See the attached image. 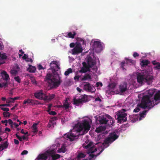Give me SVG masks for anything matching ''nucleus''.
Masks as SVG:
<instances>
[{
  "label": "nucleus",
  "instance_id": "7ed1b4c3",
  "mask_svg": "<svg viewBox=\"0 0 160 160\" xmlns=\"http://www.w3.org/2000/svg\"><path fill=\"white\" fill-rule=\"evenodd\" d=\"M46 78L48 80V86L51 89L57 88L62 81L57 72H54L53 75L52 73H47Z\"/></svg>",
  "mask_w": 160,
  "mask_h": 160
},
{
  "label": "nucleus",
  "instance_id": "4be33fe9",
  "mask_svg": "<svg viewBox=\"0 0 160 160\" xmlns=\"http://www.w3.org/2000/svg\"><path fill=\"white\" fill-rule=\"evenodd\" d=\"M55 96V95L54 94H49L48 96H46L45 95V96L44 97V100H51L52 99H53Z\"/></svg>",
  "mask_w": 160,
  "mask_h": 160
},
{
  "label": "nucleus",
  "instance_id": "680f3d73",
  "mask_svg": "<svg viewBox=\"0 0 160 160\" xmlns=\"http://www.w3.org/2000/svg\"><path fill=\"white\" fill-rule=\"evenodd\" d=\"M52 106V105L51 104H49L48 107V109L47 110V112H50L51 110V108Z\"/></svg>",
  "mask_w": 160,
  "mask_h": 160
},
{
  "label": "nucleus",
  "instance_id": "dca6fc26",
  "mask_svg": "<svg viewBox=\"0 0 160 160\" xmlns=\"http://www.w3.org/2000/svg\"><path fill=\"white\" fill-rule=\"evenodd\" d=\"M45 96V94L43 92L42 90L40 92H37L34 93V96L36 98L41 100H44Z\"/></svg>",
  "mask_w": 160,
  "mask_h": 160
},
{
  "label": "nucleus",
  "instance_id": "f8f14e48",
  "mask_svg": "<svg viewBox=\"0 0 160 160\" xmlns=\"http://www.w3.org/2000/svg\"><path fill=\"white\" fill-rule=\"evenodd\" d=\"M50 160H55L60 158V155L58 154H55L54 151L53 150H49Z\"/></svg>",
  "mask_w": 160,
  "mask_h": 160
},
{
  "label": "nucleus",
  "instance_id": "cd10ccee",
  "mask_svg": "<svg viewBox=\"0 0 160 160\" xmlns=\"http://www.w3.org/2000/svg\"><path fill=\"white\" fill-rule=\"evenodd\" d=\"M76 33L75 32H69L68 33L67 37L70 38H74L75 35H76Z\"/></svg>",
  "mask_w": 160,
  "mask_h": 160
},
{
  "label": "nucleus",
  "instance_id": "5fc2aeb1",
  "mask_svg": "<svg viewBox=\"0 0 160 160\" xmlns=\"http://www.w3.org/2000/svg\"><path fill=\"white\" fill-rule=\"evenodd\" d=\"M140 110V109L139 107H137L135 108L133 110V112H138Z\"/></svg>",
  "mask_w": 160,
  "mask_h": 160
},
{
  "label": "nucleus",
  "instance_id": "f704fd0d",
  "mask_svg": "<svg viewBox=\"0 0 160 160\" xmlns=\"http://www.w3.org/2000/svg\"><path fill=\"white\" fill-rule=\"evenodd\" d=\"M85 156L86 155L83 153L82 152H80L78 153L77 156V158L78 159H80L85 158Z\"/></svg>",
  "mask_w": 160,
  "mask_h": 160
},
{
  "label": "nucleus",
  "instance_id": "0eeeda50",
  "mask_svg": "<svg viewBox=\"0 0 160 160\" xmlns=\"http://www.w3.org/2000/svg\"><path fill=\"white\" fill-rule=\"evenodd\" d=\"M147 72V71L145 70L137 74V79L138 83L142 84L143 82H145L146 73Z\"/></svg>",
  "mask_w": 160,
  "mask_h": 160
},
{
  "label": "nucleus",
  "instance_id": "2eb2a0df",
  "mask_svg": "<svg viewBox=\"0 0 160 160\" xmlns=\"http://www.w3.org/2000/svg\"><path fill=\"white\" fill-rule=\"evenodd\" d=\"M23 104H27L28 105L33 106L37 104V101H34L33 99L28 98L24 100L23 102Z\"/></svg>",
  "mask_w": 160,
  "mask_h": 160
},
{
  "label": "nucleus",
  "instance_id": "8fccbe9b",
  "mask_svg": "<svg viewBox=\"0 0 160 160\" xmlns=\"http://www.w3.org/2000/svg\"><path fill=\"white\" fill-rule=\"evenodd\" d=\"M10 73L12 75H16L18 73V72L16 70H12L10 71Z\"/></svg>",
  "mask_w": 160,
  "mask_h": 160
},
{
  "label": "nucleus",
  "instance_id": "4c0bfd02",
  "mask_svg": "<svg viewBox=\"0 0 160 160\" xmlns=\"http://www.w3.org/2000/svg\"><path fill=\"white\" fill-rule=\"evenodd\" d=\"M102 152V151H101L99 153L97 154V155H95L94 154H92V153H90L89 154V156L90 157V158H89V159L88 160H91V159L93 158L94 157H96L98 155Z\"/></svg>",
  "mask_w": 160,
  "mask_h": 160
},
{
  "label": "nucleus",
  "instance_id": "338daca9",
  "mask_svg": "<svg viewBox=\"0 0 160 160\" xmlns=\"http://www.w3.org/2000/svg\"><path fill=\"white\" fill-rule=\"evenodd\" d=\"M152 63L154 65H157L159 62H157L155 60H154L152 61Z\"/></svg>",
  "mask_w": 160,
  "mask_h": 160
},
{
  "label": "nucleus",
  "instance_id": "20e7f679",
  "mask_svg": "<svg viewBox=\"0 0 160 160\" xmlns=\"http://www.w3.org/2000/svg\"><path fill=\"white\" fill-rule=\"evenodd\" d=\"M119 136L117 135L115 132L110 133L108 137L105 139L103 143V146L107 148L112 142L118 138Z\"/></svg>",
  "mask_w": 160,
  "mask_h": 160
},
{
  "label": "nucleus",
  "instance_id": "72a5a7b5",
  "mask_svg": "<svg viewBox=\"0 0 160 160\" xmlns=\"http://www.w3.org/2000/svg\"><path fill=\"white\" fill-rule=\"evenodd\" d=\"M38 124V123H34L32 126V127L33 129V132L34 133L37 132H38V130L37 127Z\"/></svg>",
  "mask_w": 160,
  "mask_h": 160
},
{
  "label": "nucleus",
  "instance_id": "69168bd1",
  "mask_svg": "<svg viewBox=\"0 0 160 160\" xmlns=\"http://www.w3.org/2000/svg\"><path fill=\"white\" fill-rule=\"evenodd\" d=\"M26 61L27 62H32L33 61H32V59L28 58V57L27 59H26Z\"/></svg>",
  "mask_w": 160,
  "mask_h": 160
},
{
  "label": "nucleus",
  "instance_id": "de8ad7c7",
  "mask_svg": "<svg viewBox=\"0 0 160 160\" xmlns=\"http://www.w3.org/2000/svg\"><path fill=\"white\" fill-rule=\"evenodd\" d=\"M14 79L18 83H20L21 82V80L19 76L15 77V78H14Z\"/></svg>",
  "mask_w": 160,
  "mask_h": 160
},
{
  "label": "nucleus",
  "instance_id": "1a4fd4ad",
  "mask_svg": "<svg viewBox=\"0 0 160 160\" xmlns=\"http://www.w3.org/2000/svg\"><path fill=\"white\" fill-rule=\"evenodd\" d=\"M92 48L95 51H101L102 47L101 42L99 41H94L92 45Z\"/></svg>",
  "mask_w": 160,
  "mask_h": 160
},
{
  "label": "nucleus",
  "instance_id": "4468645a",
  "mask_svg": "<svg viewBox=\"0 0 160 160\" xmlns=\"http://www.w3.org/2000/svg\"><path fill=\"white\" fill-rule=\"evenodd\" d=\"M57 119V118L56 117H53L50 118L48 123V128H53L54 127V125H56V122Z\"/></svg>",
  "mask_w": 160,
  "mask_h": 160
},
{
  "label": "nucleus",
  "instance_id": "473e14b6",
  "mask_svg": "<svg viewBox=\"0 0 160 160\" xmlns=\"http://www.w3.org/2000/svg\"><path fill=\"white\" fill-rule=\"evenodd\" d=\"M66 151V148L64 147H62L60 148H58L57 150V152L58 153L63 152L64 153Z\"/></svg>",
  "mask_w": 160,
  "mask_h": 160
},
{
  "label": "nucleus",
  "instance_id": "ddd939ff",
  "mask_svg": "<svg viewBox=\"0 0 160 160\" xmlns=\"http://www.w3.org/2000/svg\"><path fill=\"white\" fill-rule=\"evenodd\" d=\"M145 77V82H146L148 85H151L153 79V77L152 76L150 75L147 71V72L146 73Z\"/></svg>",
  "mask_w": 160,
  "mask_h": 160
},
{
  "label": "nucleus",
  "instance_id": "6e6d98bb",
  "mask_svg": "<svg viewBox=\"0 0 160 160\" xmlns=\"http://www.w3.org/2000/svg\"><path fill=\"white\" fill-rule=\"evenodd\" d=\"M1 122L2 123H4L5 126H7L8 125V121L7 120H2V121Z\"/></svg>",
  "mask_w": 160,
  "mask_h": 160
},
{
  "label": "nucleus",
  "instance_id": "f03ea898",
  "mask_svg": "<svg viewBox=\"0 0 160 160\" xmlns=\"http://www.w3.org/2000/svg\"><path fill=\"white\" fill-rule=\"evenodd\" d=\"M151 99L152 101H150L148 96H144L143 97L141 103L138 104V106L143 109L148 108V110L158 104L157 102L160 100V91L156 93L154 97Z\"/></svg>",
  "mask_w": 160,
  "mask_h": 160
},
{
  "label": "nucleus",
  "instance_id": "ea45409f",
  "mask_svg": "<svg viewBox=\"0 0 160 160\" xmlns=\"http://www.w3.org/2000/svg\"><path fill=\"white\" fill-rule=\"evenodd\" d=\"M148 112V111L144 110L142 112H140V116L141 118H144V115L146 114V112Z\"/></svg>",
  "mask_w": 160,
  "mask_h": 160
},
{
  "label": "nucleus",
  "instance_id": "5701e85b",
  "mask_svg": "<svg viewBox=\"0 0 160 160\" xmlns=\"http://www.w3.org/2000/svg\"><path fill=\"white\" fill-rule=\"evenodd\" d=\"M97 151V149L94 146H92L90 148H89L88 151V154H89L90 153H93Z\"/></svg>",
  "mask_w": 160,
  "mask_h": 160
},
{
  "label": "nucleus",
  "instance_id": "6e6552de",
  "mask_svg": "<svg viewBox=\"0 0 160 160\" xmlns=\"http://www.w3.org/2000/svg\"><path fill=\"white\" fill-rule=\"evenodd\" d=\"M82 47L80 44H77L72 50V54L73 55L78 54L82 51Z\"/></svg>",
  "mask_w": 160,
  "mask_h": 160
},
{
  "label": "nucleus",
  "instance_id": "79ce46f5",
  "mask_svg": "<svg viewBox=\"0 0 160 160\" xmlns=\"http://www.w3.org/2000/svg\"><path fill=\"white\" fill-rule=\"evenodd\" d=\"M92 143L91 142H89L88 144L86 145H84V144L83 145V147L86 149L89 148L92 146Z\"/></svg>",
  "mask_w": 160,
  "mask_h": 160
},
{
  "label": "nucleus",
  "instance_id": "e433bc0d",
  "mask_svg": "<svg viewBox=\"0 0 160 160\" xmlns=\"http://www.w3.org/2000/svg\"><path fill=\"white\" fill-rule=\"evenodd\" d=\"M7 57L5 53H0V59H6L7 58Z\"/></svg>",
  "mask_w": 160,
  "mask_h": 160
},
{
  "label": "nucleus",
  "instance_id": "a19ab883",
  "mask_svg": "<svg viewBox=\"0 0 160 160\" xmlns=\"http://www.w3.org/2000/svg\"><path fill=\"white\" fill-rule=\"evenodd\" d=\"M87 71H89V70H88L82 67L80 70L79 71V72L80 73H85Z\"/></svg>",
  "mask_w": 160,
  "mask_h": 160
},
{
  "label": "nucleus",
  "instance_id": "c756f323",
  "mask_svg": "<svg viewBox=\"0 0 160 160\" xmlns=\"http://www.w3.org/2000/svg\"><path fill=\"white\" fill-rule=\"evenodd\" d=\"M126 60V63L129 65H131L132 64L135 63V62L133 60L128 59L127 58H125Z\"/></svg>",
  "mask_w": 160,
  "mask_h": 160
},
{
  "label": "nucleus",
  "instance_id": "f3484780",
  "mask_svg": "<svg viewBox=\"0 0 160 160\" xmlns=\"http://www.w3.org/2000/svg\"><path fill=\"white\" fill-rule=\"evenodd\" d=\"M1 75L2 78L6 81H9L10 78L9 75L7 72L5 71H3L1 73Z\"/></svg>",
  "mask_w": 160,
  "mask_h": 160
},
{
  "label": "nucleus",
  "instance_id": "c85d7f7f",
  "mask_svg": "<svg viewBox=\"0 0 160 160\" xmlns=\"http://www.w3.org/2000/svg\"><path fill=\"white\" fill-rule=\"evenodd\" d=\"M69 107V104L68 102V100L67 99L65 100V102L63 103L62 106L61 107L64 108L66 109H68Z\"/></svg>",
  "mask_w": 160,
  "mask_h": 160
},
{
  "label": "nucleus",
  "instance_id": "0e129e2a",
  "mask_svg": "<svg viewBox=\"0 0 160 160\" xmlns=\"http://www.w3.org/2000/svg\"><path fill=\"white\" fill-rule=\"evenodd\" d=\"M125 61L122 62L120 64L121 66V67L123 69L124 68V65L125 64Z\"/></svg>",
  "mask_w": 160,
  "mask_h": 160
},
{
  "label": "nucleus",
  "instance_id": "49530a36",
  "mask_svg": "<svg viewBox=\"0 0 160 160\" xmlns=\"http://www.w3.org/2000/svg\"><path fill=\"white\" fill-rule=\"evenodd\" d=\"M8 81H6V82H3L2 84L0 83V88H2L3 87H6L8 85Z\"/></svg>",
  "mask_w": 160,
  "mask_h": 160
},
{
  "label": "nucleus",
  "instance_id": "09e8293b",
  "mask_svg": "<svg viewBox=\"0 0 160 160\" xmlns=\"http://www.w3.org/2000/svg\"><path fill=\"white\" fill-rule=\"evenodd\" d=\"M102 131V128L101 127H98V128H97L95 130V132H96L99 133V132H101Z\"/></svg>",
  "mask_w": 160,
  "mask_h": 160
},
{
  "label": "nucleus",
  "instance_id": "2f4dec72",
  "mask_svg": "<svg viewBox=\"0 0 160 160\" xmlns=\"http://www.w3.org/2000/svg\"><path fill=\"white\" fill-rule=\"evenodd\" d=\"M107 118L108 119V120H109V121H110V123H108V125L111 126L112 125L114 122L113 119L109 115H107Z\"/></svg>",
  "mask_w": 160,
  "mask_h": 160
},
{
  "label": "nucleus",
  "instance_id": "3c124183",
  "mask_svg": "<svg viewBox=\"0 0 160 160\" xmlns=\"http://www.w3.org/2000/svg\"><path fill=\"white\" fill-rule=\"evenodd\" d=\"M38 69L39 70H40L41 69H46L45 67H43L42 66L41 64H39L38 66Z\"/></svg>",
  "mask_w": 160,
  "mask_h": 160
},
{
  "label": "nucleus",
  "instance_id": "9d476101",
  "mask_svg": "<svg viewBox=\"0 0 160 160\" xmlns=\"http://www.w3.org/2000/svg\"><path fill=\"white\" fill-rule=\"evenodd\" d=\"M85 83L83 86V89L86 91L91 92H93L94 90L93 89V86L90 83L87 82H84Z\"/></svg>",
  "mask_w": 160,
  "mask_h": 160
},
{
  "label": "nucleus",
  "instance_id": "e2e57ef3",
  "mask_svg": "<svg viewBox=\"0 0 160 160\" xmlns=\"http://www.w3.org/2000/svg\"><path fill=\"white\" fill-rule=\"evenodd\" d=\"M139 56V54L136 52H134L133 53V56L134 58H136L137 57H138V56Z\"/></svg>",
  "mask_w": 160,
  "mask_h": 160
},
{
  "label": "nucleus",
  "instance_id": "a878e982",
  "mask_svg": "<svg viewBox=\"0 0 160 160\" xmlns=\"http://www.w3.org/2000/svg\"><path fill=\"white\" fill-rule=\"evenodd\" d=\"M91 77L90 75L89 74H86L84 75L83 78H81L82 81H85L86 80L91 79Z\"/></svg>",
  "mask_w": 160,
  "mask_h": 160
},
{
  "label": "nucleus",
  "instance_id": "37998d69",
  "mask_svg": "<svg viewBox=\"0 0 160 160\" xmlns=\"http://www.w3.org/2000/svg\"><path fill=\"white\" fill-rule=\"evenodd\" d=\"M10 98H8L6 100V103H14V102L13 100L11 99Z\"/></svg>",
  "mask_w": 160,
  "mask_h": 160
},
{
  "label": "nucleus",
  "instance_id": "c9c22d12",
  "mask_svg": "<svg viewBox=\"0 0 160 160\" xmlns=\"http://www.w3.org/2000/svg\"><path fill=\"white\" fill-rule=\"evenodd\" d=\"M72 69L71 68H69L66 71L64 72V75L67 76L70 73H72Z\"/></svg>",
  "mask_w": 160,
  "mask_h": 160
},
{
  "label": "nucleus",
  "instance_id": "393cba45",
  "mask_svg": "<svg viewBox=\"0 0 160 160\" xmlns=\"http://www.w3.org/2000/svg\"><path fill=\"white\" fill-rule=\"evenodd\" d=\"M73 104L77 106L79 105L80 104L82 103L80 98L77 99L75 98L73 99Z\"/></svg>",
  "mask_w": 160,
  "mask_h": 160
},
{
  "label": "nucleus",
  "instance_id": "7c9ffc66",
  "mask_svg": "<svg viewBox=\"0 0 160 160\" xmlns=\"http://www.w3.org/2000/svg\"><path fill=\"white\" fill-rule=\"evenodd\" d=\"M51 68L52 69V71H54V72H53V73L52 74V75H53V74L54 72H57L56 71H58L60 69V68L59 67L58 64L57 65H55V66H53V67H52Z\"/></svg>",
  "mask_w": 160,
  "mask_h": 160
},
{
  "label": "nucleus",
  "instance_id": "774afa93",
  "mask_svg": "<svg viewBox=\"0 0 160 160\" xmlns=\"http://www.w3.org/2000/svg\"><path fill=\"white\" fill-rule=\"evenodd\" d=\"M28 57V56L27 55H26V54H24L23 56L22 57V58L23 59H25L26 60V59H27Z\"/></svg>",
  "mask_w": 160,
  "mask_h": 160
},
{
  "label": "nucleus",
  "instance_id": "412c9836",
  "mask_svg": "<svg viewBox=\"0 0 160 160\" xmlns=\"http://www.w3.org/2000/svg\"><path fill=\"white\" fill-rule=\"evenodd\" d=\"M80 98L82 103L87 102L88 101V96L85 94L81 96Z\"/></svg>",
  "mask_w": 160,
  "mask_h": 160
},
{
  "label": "nucleus",
  "instance_id": "603ef678",
  "mask_svg": "<svg viewBox=\"0 0 160 160\" xmlns=\"http://www.w3.org/2000/svg\"><path fill=\"white\" fill-rule=\"evenodd\" d=\"M48 114L50 115H55L57 114V112L54 111H51L48 112Z\"/></svg>",
  "mask_w": 160,
  "mask_h": 160
},
{
  "label": "nucleus",
  "instance_id": "a211bd4d",
  "mask_svg": "<svg viewBox=\"0 0 160 160\" xmlns=\"http://www.w3.org/2000/svg\"><path fill=\"white\" fill-rule=\"evenodd\" d=\"M98 121L101 124H107L108 125V123H109L108 122L109 120L106 117H99Z\"/></svg>",
  "mask_w": 160,
  "mask_h": 160
},
{
  "label": "nucleus",
  "instance_id": "13d9d810",
  "mask_svg": "<svg viewBox=\"0 0 160 160\" xmlns=\"http://www.w3.org/2000/svg\"><path fill=\"white\" fill-rule=\"evenodd\" d=\"M1 109L4 111L7 112H8V111H9V108H1Z\"/></svg>",
  "mask_w": 160,
  "mask_h": 160
},
{
  "label": "nucleus",
  "instance_id": "bf43d9fd",
  "mask_svg": "<svg viewBox=\"0 0 160 160\" xmlns=\"http://www.w3.org/2000/svg\"><path fill=\"white\" fill-rule=\"evenodd\" d=\"M96 85L97 87H98L99 86L102 87V84L101 82H97L96 83Z\"/></svg>",
  "mask_w": 160,
  "mask_h": 160
},
{
  "label": "nucleus",
  "instance_id": "bb28decb",
  "mask_svg": "<svg viewBox=\"0 0 160 160\" xmlns=\"http://www.w3.org/2000/svg\"><path fill=\"white\" fill-rule=\"evenodd\" d=\"M28 71L31 73L35 72L36 70V68L35 67L31 65H29V67L28 68Z\"/></svg>",
  "mask_w": 160,
  "mask_h": 160
},
{
  "label": "nucleus",
  "instance_id": "423d86ee",
  "mask_svg": "<svg viewBox=\"0 0 160 160\" xmlns=\"http://www.w3.org/2000/svg\"><path fill=\"white\" fill-rule=\"evenodd\" d=\"M88 64L85 62H83L82 63L83 67L85 68L89 71V68L94 66L96 64L95 60L93 59L92 57L89 56L87 59Z\"/></svg>",
  "mask_w": 160,
  "mask_h": 160
},
{
  "label": "nucleus",
  "instance_id": "aec40b11",
  "mask_svg": "<svg viewBox=\"0 0 160 160\" xmlns=\"http://www.w3.org/2000/svg\"><path fill=\"white\" fill-rule=\"evenodd\" d=\"M127 89V84L126 83H123L121 84L119 86V90L120 91L123 93L125 92Z\"/></svg>",
  "mask_w": 160,
  "mask_h": 160
},
{
  "label": "nucleus",
  "instance_id": "58836bf2",
  "mask_svg": "<svg viewBox=\"0 0 160 160\" xmlns=\"http://www.w3.org/2000/svg\"><path fill=\"white\" fill-rule=\"evenodd\" d=\"M57 64H58V62L57 61H52L50 63V66L51 68L53 67V66H54L53 65L55 66Z\"/></svg>",
  "mask_w": 160,
  "mask_h": 160
},
{
  "label": "nucleus",
  "instance_id": "052dcab7",
  "mask_svg": "<svg viewBox=\"0 0 160 160\" xmlns=\"http://www.w3.org/2000/svg\"><path fill=\"white\" fill-rule=\"evenodd\" d=\"M31 81L32 83L37 84V81L33 78H31Z\"/></svg>",
  "mask_w": 160,
  "mask_h": 160
},
{
  "label": "nucleus",
  "instance_id": "39448f33",
  "mask_svg": "<svg viewBox=\"0 0 160 160\" xmlns=\"http://www.w3.org/2000/svg\"><path fill=\"white\" fill-rule=\"evenodd\" d=\"M126 110L122 109L121 111L117 112L115 116V118L117 120V122L119 123L125 122L127 120V114L125 112Z\"/></svg>",
  "mask_w": 160,
  "mask_h": 160
},
{
  "label": "nucleus",
  "instance_id": "6ab92c4d",
  "mask_svg": "<svg viewBox=\"0 0 160 160\" xmlns=\"http://www.w3.org/2000/svg\"><path fill=\"white\" fill-rule=\"evenodd\" d=\"M156 90V89H150L148 90V95H147L146 96H148L149 97L150 101H152V97L155 92Z\"/></svg>",
  "mask_w": 160,
  "mask_h": 160
},
{
  "label": "nucleus",
  "instance_id": "4d7b16f0",
  "mask_svg": "<svg viewBox=\"0 0 160 160\" xmlns=\"http://www.w3.org/2000/svg\"><path fill=\"white\" fill-rule=\"evenodd\" d=\"M28 153V151L26 150H23L21 153V155H26Z\"/></svg>",
  "mask_w": 160,
  "mask_h": 160
},
{
  "label": "nucleus",
  "instance_id": "f257e3e1",
  "mask_svg": "<svg viewBox=\"0 0 160 160\" xmlns=\"http://www.w3.org/2000/svg\"><path fill=\"white\" fill-rule=\"evenodd\" d=\"M92 120L89 118L82 121L78 122L75 125V128L68 133L64 134L65 138L69 139L72 141L78 139L79 136L82 135L87 133L90 130Z\"/></svg>",
  "mask_w": 160,
  "mask_h": 160
},
{
  "label": "nucleus",
  "instance_id": "b1692460",
  "mask_svg": "<svg viewBox=\"0 0 160 160\" xmlns=\"http://www.w3.org/2000/svg\"><path fill=\"white\" fill-rule=\"evenodd\" d=\"M150 62L148 60H143L142 61L141 63V65L143 67L147 66L149 64Z\"/></svg>",
  "mask_w": 160,
  "mask_h": 160
},
{
  "label": "nucleus",
  "instance_id": "9b49d317",
  "mask_svg": "<svg viewBox=\"0 0 160 160\" xmlns=\"http://www.w3.org/2000/svg\"><path fill=\"white\" fill-rule=\"evenodd\" d=\"M49 154V150H47L45 153L38 155V159L41 160H46L48 158L49 160H50Z\"/></svg>",
  "mask_w": 160,
  "mask_h": 160
},
{
  "label": "nucleus",
  "instance_id": "a18cd8bd",
  "mask_svg": "<svg viewBox=\"0 0 160 160\" xmlns=\"http://www.w3.org/2000/svg\"><path fill=\"white\" fill-rule=\"evenodd\" d=\"M2 148H3L4 149L7 148L8 147V143L6 142L2 144Z\"/></svg>",
  "mask_w": 160,
  "mask_h": 160
},
{
  "label": "nucleus",
  "instance_id": "c03bdc74",
  "mask_svg": "<svg viewBox=\"0 0 160 160\" xmlns=\"http://www.w3.org/2000/svg\"><path fill=\"white\" fill-rule=\"evenodd\" d=\"M4 116L5 117H9L10 115V114L8 112H4L3 113Z\"/></svg>",
  "mask_w": 160,
  "mask_h": 160
},
{
  "label": "nucleus",
  "instance_id": "864d4df0",
  "mask_svg": "<svg viewBox=\"0 0 160 160\" xmlns=\"http://www.w3.org/2000/svg\"><path fill=\"white\" fill-rule=\"evenodd\" d=\"M160 68V63H158L156 66L154 67V68L156 69H159Z\"/></svg>",
  "mask_w": 160,
  "mask_h": 160
}]
</instances>
